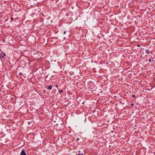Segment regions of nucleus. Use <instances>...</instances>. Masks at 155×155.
<instances>
[{"mask_svg": "<svg viewBox=\"0 0 155 155\" xmlns=\"http://www.w3.org/2000/svg\"><path fill=\"white\" fill-rule=\"evenodd\" d=\"M59 92L60 93H61L63 92V91L62 90H60L59 91Z\"/></svg>", "mask_w": 155, "mask_h": 155, "instance_id": "obj_6", "label": "nucleus"}, {"mask_svg": "<svg viewBox=\"0 0 155 155\" xmlns=\"http://www.w3.org/2000/svg\"><path fill=\"white\" fill-rule=\"evenodd\" d=\"M78 155H83V153L81 152L80 151H78Z\"/></svg>", "mask_w": 155, "mask_h": 155, "instance_id": "obj_3", "label": "nucleus"}, {"mask_svg": "<svg viewBox=\"0 0 155 155\" xmlns=\"http://www.w3.org/2000/svg\"><path fill=\"white\" fill-rule=\"evenodd\" d=\"M21 155H27L24 150H22L20 153Z\"/></svg>", "mask_w": 155, "mask_h": 155, "instance_id": "obj_2", "label": "nucleus"}, {"mask_svg": "<svg viewBox=\"0 0 155 155\" xmlns=\"http://www.w3.org/2000/svg\"><path fill=\"white\" fill-rule=\"evenodd\" d=\"M131 105L132 106H133V105H134V104H133V103H132V104H131Z\"/></svg>", "mask_w": 155, "mask_h": 155, "instance_id": "obj_11", "label": "nucleus"}, {"mask_svg": "<svg viewBox=\"0 0 155 155\" xmlns=\"http://www.w3.org/2000/svg\"><path fill=\"white\" fill-rule=\"evenodd\" d=\"M49 115L52 116V113L51 112L49 113Z\"/></svg>", "mask_w": 155, "mask_h": 155, "instance_id": "obj_7", "label": "nucleus"}, {"mask_svg": "<svg viewBox=\"0 0 155 155\" xmlns=\"http://www.w3.org/2000/svg\"><path fill=\"white\" fill-rule=\"evenodd\" d=\"M52 88V86L51 85H49V90L51 89Z\"/></svg>", "mask_w": 155, "mask_h": 155, "instance_id": "obj_5", "label": "nucleus"}, {"mask_svg": "<svg viewBox=\"0 0 155 155\" xmlns=\"http://www.w3.org/2000/svg\"><path fill=\"white\" fill-rule=\"evenodd\" d=\"M132 97H134L135 95H132Z\"/></svg>", "mask_w": 155, "mask_h": 155, "instance_id": "obj_10", "label": "nucleus"}, {"mask_svg": "<svg viewBox=\"0 0 155 155\" xmlns=\"http://www.w3.org/2000/svg\"><path fill=\"white\" fill-rule=\"evenodd\" d=\"M77 140H79V139L78 138L77 139Z\"/></svg>", "mask_w": 155, "mask_h": 155, "instance_id": "obj_12", "label": "nucleus"}, {"mask_svg": "<svg viewBox=\"0 0 155 155\" xmlns=\"http://www.w3.org/2000/svg\"><path fill=\"white\" fill-rule=\"evenodd\" d=\"M5 55V54L4 52H2L0 54V57L3 58Z\"/></svg>", "mask_w": 155, "mask_h": 155, "instance_id": "obj_1", "label": "nucleus"}, {"mask_svg": "<svg viewBox=\"0 0 155 155\" xmlns=\"http://www.w3.org/2000/svg\"><path fill=\"white\" fill-rule=\"evenodd\" d=\"M66 33V31H64V34H65Z\"/></svg>", "mask_w": 155, "mask_h": 155, "instance_id": "obj_9", "label": "nucleus"}, {"mask_svg": "<svg viewBox=\"0 0 155 155\" xmlns=\"http://www.w3.org/2000/svg\"><path fill=\"white\" fill-rule=\"evenodd\" d=\"M151 60L150 59H149V62H151Z\"/></svg>", "mask_w": 155, "mask_h": 155, "instance_id": "obj_8", "label": "nucleus"}, {"mask_svg": "<svg viewBox=\"0 0 155 155\" xmlns=\"http://www.w3.org/2000/svg\"><path fill=\"white\" fill-rule=\"evenodd\" d=\"M138 46L139 47H140V46H139V45H138Z\"/></svg>", "mask_w": 155, "mask_h": 155, "instance_id": "obj_13", "label": "nucleus"}, {"mask_svg": "<svg viewBox=\"0 0 155 155\" xmlns=\"http://www.w3.org/2000/svg\"><path fill=\"white\" fill-rule=\"evenodd\" d=\"M145 52L147 53H149V50L147 49H146L145 50Z\"/></svg>", "mask_w": 155, "mask_h": 155, "instance_id": "obj_4", "label": "nucleus"}]
</instances>
